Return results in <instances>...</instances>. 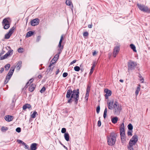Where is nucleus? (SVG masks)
Masks as SVG:
<instances>
[{
    "mask_svg": "<svg viewBox=\"0 0 150 150\" xmlns=\"http://www.w3.org/2000/svg\"><path fill=\"white\" fill-rule=\"evenodd\" d=\"M139 78H143V77H142V76L141 75V74H140L139 73Z\"/></svg>",
    "mask_w": 150,
    "mask_h": 150,
    "instance_id": "63",
    "label": "nucleus"
},
{
    "mask_svg": "<svg viewBox=\"0 0 150 150\" xmlns=\"http://www.w3.org/2000/svg\"><path fill=\"white\" fill-rule=\"evenodd\" d=\"M137 65L136 62L130 60L128 63V70L134 69L136 67Z\"/></svg>",
    "mask_w": 150,
    "mask_h": 150,
    "instance_id": "7",
    "label": "nucleus"
},
{
    "mask_svg": "<svg viewBox=\"0 0 150 150\" xmlns=\"http://www.w3.org/2000/svg\"><path fill=\"white\" fill-rule=\"evenodd\" d=\"M64 137L65 139L67 141H69V134L68 132L65 133L64 134Z\"/></svg>",
    "mask_w": 150,
    "mask_h": 150,
    "instance_id": "24",
    "label": "nucleus"
},
{
    "mask_svg": "<svg viewBox=\"0 0 150 150\" xmlns=\"http://www.w3.org/2000/svg\"><path fill=\"white\" fill-rule=\"evenodd\" d=\"M120 50V46H116L113 49V56L114 57H116L117 54H118Z\"/></svg>",
    "mask_w": 150,
    "mask_h": 150,
    "instance_id": "10",
    "label": "nucleus"
},
{
    "mask_svg": "<svg viewBox=\"0 0 150 150\" xmlns=\"http://www.w3.org/2000/svg\"><path fill=\"white\" fill-rule=\"evenodd\" d=\"M117 120L118 118L117 117H114L112 119V122L113 123L115 124L117 122Z\"/></svg>",
    "mask_w": 150,
    "mask_h": 150,
    "instance_id": "27",
    "label": "nucleus"
},
{
    "mask_svg": "<svg viewBox=\"0 0 150 150\" xmlns=\"http://www.w3.org/2000/svg\"><path fill=\"white\" fill-rule=\"evenodd\" d=\"M79 89H74L72 91L71 89L67 90L66 98H69L67 103H71L74 101V104L77 105L79 99Z\"/></svg>",
    "mask_w": 150,
    "mask_h": 150,
    "instance_id": "1",
    "label": "nucleus"
},
{
    "mask_svg": "<svg viewBox=\"0 0 150 150\" xmlns=\"http://www.w3.org/2000/svg\"><path fill=\"white\" fill-rule=\"evenodd\" d=\"M35 88V85L33 84H32L30 86H29L28 89L29 91L30 92H32L34 91Z\"/></svg>",
    "mask_w": 150,
    "mask_h": 150,
    "instance_id": "19",
    "label": "nucleus"
},
{
    "mask_svg": "<svg viewBox=\"0 0 150 150\" xmlns=\"http://www.w3.org/2000/svg\"><path fill=\"white\" fill-rule=\"evenodd\" d=\"M107 112V109L106 108L104 112V117L105 118L106 115V114Z\"/></svg>",
    "mask_w": 150,
    "mask_h": 150,
    "instance_id": "45",
    "label": "nucleus"
},
{
    "mask_svg": "<svg viewBox=\"0 0 150 150\" xmlns=\"http://www.w3.org/2000/svg\"><path fill=\"white\" fill-rule=\"evenodd\" d=\"M8 18L4 19L2 22V24L5 29H8L10 26V23L8 20Z\"/></svg>",
    "mask_w": 150,
    "mask_h": 150,
    "instance_id": "6",
    "label": "nucleus"
},
{
    "mask_svg": "<svg viewBox=\"0 0 150 150\" xmlns=\"http://www.w3.org/2000/svg\"><path fill=\"white\" fill-rule=\"evenodd\" d=\"M8 129V128L5 127H2L1 128V130L3 132H6Z\"/></svg>",
    "mask_w": 150,
    "mask_h": 150,
    "instance_id": "29",
    "label": "nucleus"
},
{
    "mask_svg": "<svg viewBox=\"0 0 150 150\" xmlns=\"http://www.w3.org/2000/svg\"><path fill=\"white\" fill-rule=\"evenodd\" d=\"M88 35L89 33L87 31L84 32L83 34V35L84 37L88 36Z\"/></svg>",
    "mask_w": 150,
    "mask_h": 150,
    "instance_id": "37",
    "label": "nucleus"
},
{
    "mask_svg": "<svg viewBox=\"0 0 150 150\" xmlns=\"http://www.w3.org/2000/svg\"><path fill=\"white\" fill-rule=\"evenodd\" d=\"M92 23L91 24H89L88 25V27L89 28H92Z\"/></svg>",
    "mask_w": 150,
    "mask_h": 150,
    "instance_id": "58",
    "label": "nucleus"
},
{
    "mask_svg": "<svg viewBox=\"0 0 150 150\" xmlns=\"http://www.w3.org/2000/svg\"><path fill=\"white\" fill-rule=\"evenodd\" d=\"M4 71V68H1V70H0V73H2Z\"/></svg>",
    "mask_w": 150,
    "mask_h": 150,
    "instance_id": "57",
    "label": "nucleus"
},
{
    "mask_svg": "<svg viewBox=\"0 0 150 150\" xmlns=\"http://www.w3.org/2000/svg\"><path fill=\"white\" fill-rule=\"evenodd\" d=\"M76 62V60H74L72 62H71L70 63V65H72L73 64L75 63Z\"/></svg>",
    "mask_w": 150,
    "mask_h": 150,
    "instance_id": "56",
    "label": "nucleus"
},
{
    "mask_svg": "<svg viewBox=\"0 0 150 150\" xmlns=\"http://www.w3.org/2000/svg\"><path fill=\"white\" fill-rule=\"evenodd\" d=\"M50 62V64H51V67H52V65L53 64H54V63L55 62Z\"/></svg>",
    "mask_w": 150,
    "mask_h": 150,
    "instance_id": "62",
    "label": "nucleus"
},
{
    "mask_svg": "<svg viewBox=\"0 0 150 150\" xmlns=\"http://www.w3.org/2000/svg\"><path fill=\"white\" fill-rule=\"evenodd\" d=\"M17 142L19 143V144H22L23 141H22L20 139H18L17 140Z\"/></svg>",
    "mask_w": 150,
    "mask_h": 150,
    "instance_id": "54",
    "label": "nucleus"
},
{
    "mask_svg": "<svg viewBox=\"0 0 150 150\" xmlns=\"http://www.w3.org/2000/svg\"><path fill=\"white\" fill-rule=\"evenodd\" d=\"M22 144V145H25L26 144L24 142H23L21 144Z\"/></svg>",
    "mask_w": 150,
    "mask_h": 150,
    "instance_id": "64",
    "label": "nucleus"
},
{
    "mask_svg": "<svg viewBox=\"0 0 150 150\" xmlns=\"http://www.w3.org/2000/svg\"><path fill=\"white\" fill-rule=\"evenodd\" d=\"M101 122L100 120L98 121V127H100L101 125Z\"/></svg>",
    "mask_w": 150,
    "mask_h": 150,
    "instance_id": "52",
    "label": "nucleus"
},
{
    "mask_svg": "<svg viewBox=\"0 0 150 150\" xmlns=\"http://www.w3.org/2000/svg\"><path fill=\"white\" fill-rule=\"evenodd\" d=\"M66 4L67 5L70 6L72 10H73V6L71 1L69 0H67L66 1Z\"/></svg>",
    "mask_w": 150,
    "mask_h": 150,
    "instance_id": "17",
    "label": "nucleus"
},
{
    "mask_svg": "<svg viewBox=\"0 0 150 150\" xmlns=\"http://www.w3.org/2000/svg\"><path fill=\"white\" fill-rule=\"evenodd\" d=\"M54 67V66L51 67V64H50L47 71L48 72V73H50V74H51L53 70Z\"/></svg>",
    "mask_w": 150,
    "mask_h": 150,
    "instance_id": "18",
    "label": "nucleus"
},
{
    "mask_svg": "<svg viewBox=\"0 0 150 150\" xmlns=\"http://www.w3.org/2000/svg\"><path fill=\"white\" fill-rule=\"evenodd\" d=\"M46 90V88L45 87H43L40 90V92L41 93H43Z\"/></svg>",
    "mask_w": 150,
    "mask_h": 150,
    "instance_id": "36",
    "label": "nucleus"
},
{
    "mask_svg": "<svg viewBox=\"0 0 150 150\" xmlns=\"http://www.w3.org/2000/svg\"><path fill=\"white\" fill-rule=\"evenodd\" d=\"M140 84L138 85L135 92V95L136 96L138 95L139 93L140 90Z\"/></svg>",
    "mask_w": 150,
    "mask_h": 150,
    "instance_id": "22",
    "label": "nucleus"
},
{
    "mask_svg": "<svg viewBox=\"0 0 150 150\" xmlns=\"http://www.w3.org/2000/svg\"><path fill=\"white\" fill-rule=\"evenodd\" d=\"M90 88H91V86L90 85H88L87 86V88L86 90V92H87L88 93L90 91Z\"/></svg>",
    "mask_w": 150,
    "mask_h": 150,
    "instance_id": "35",
    "label": "nucleus"
},
{
    "mask_svg": "<svg viewBox=\"0 0 150 150\" xmlns=\"http://www.w3.org/2000/svg\"><path fill=\"white\" fill-rule=\"evenodd\" d=\"M13 50H9L4 55L0 57V60H2L6 59L8 56L11 55L13 54Z\"/></svg>",
    "mask_w": 150,
    "mask_h": 150,
    "instance_id": "8",
    "label": "nucleus"
},
{
    "mask_svg": "<svg viewBox=\"0 0 150 150\" xmlns=\"http://www.w3.org/2000/svg\"><path fill=\"white\" fill-rule=\"evenodd\" d=\"M138 140V137L136 135H134L130 140L129 146H127V148L129 150H134L133 146L137 142Z\"/></svg>",
    "mask_w": 150,
    "mask_h": 150,
    "instance_id": "4",
    "label": "nucleus"
},
{
    "mask_svg": "<svg viewBox=\"0 0 150 150\" xmlns=\"http://www.w3.org/2000/svg\"><path fill=\"white\" fill-rule=\"evenodd\" d=\"M16 132L19 133L21 132V129L20 127H18L16 128Z\"/></svg>",
    "mask_w": 150,
    "mask_h": 150,
    "instance_id": "43",
    "label": "nucleus"
},
{
    "mask_svg": "<svg viewBox=\"0 0 150 150\" xmlns=\"http://www.w3.org/2000/svg\"><path fill=\"white\" fill-rule=\"evenodd\" d=\"M36 115H38L37 112L35 111H34L33 113L31 115V117L35 118L36 117Z\"/></svg>",
    "mask_w": 150,
    "mask_h": 150,
    "instance_id": "30",
    "label": "nucleus"
},
{
    "mask_svg": "<svg viewBox=\"0 0 150 150\" xmlns=\"http://www.w3.org/2000/svg\"><path fill=\"white\" fill-rule=\"evenodd\" d=\"M128 128L130 130H132L133 129V126L131 124H129L128 125Z\"/></svg>",
    "mask_w": 150,
    "mask_h": 150,
    "instance_id": "34",
    "label": "nucleus"
},
{
    "mask_svg": "<svg viewBox=\"0 0 150 150\" xmlns=\"http://www.w3.org/2000/svg\"><path fill=\"white\" fill-rule=\"evenodd\" d=\"M66 129L65 128H63L61 130V132L62 133H66Z\"/></svg>",
    "mask_w": 150,
    "mask_h": 150,
    "instance_id": "41",
    "label": "nucleus"
},
{
    "mask_svg": "<svg viewBox=\"0 0 150 150\" xmlns=\"http://www.w3.org/2000/svg\"><path fill=\"white\" fill-rule=\"evenodd\" d=\"M68 75V73L67 72L64 73L63 74V76L64 77H66Z\"/></svg>",
    "mask_w": 150,
    "mask_h": 150,
    "instance_id": "48",
    "label": "nucleus"
},
{
    "mask_svg": "<svg viewBox=\"0 0 150 150\" xmlns=\"http://www.w3.org/2000/svg\"><path fill=\"white\" fill-rule=\"evenodd\" d=\"M24 146H25V149H27L28 150H30V148H29L28 146V145H27V144H26L25 145H24Z\"/></svg>",
    "mask_w": 150,
    "mask_h": 150,
    "instance_id": "50",
    "label": "nucleus"
},
{
    "mask_svg": "<svg viewBox=\"0 0 150 150\" xmlns=\"http://www.w3.org/2000/svg\"><path fill=\"white\" fill-rule=\"evenodd\" d=\"M95 65L94 64H93L91 67V71L89 73V74L91 75V74L93 72L94 68L95 67Z\"/></svg>",
    "mask_w": 150,
    "mask_h": 150,
    "instance_id": "31",
    "label": "nucleus"
},
{
    "mask_svg": "<svg viewBox=\"0 0 150 150\" xmlns=\"http://www.w3.org/2000/svg\"><path fill=\"white\" fill-rule=\"evenodd\" d=\"M14 70V68L13 67H11V68L10 70L6 76L7 78H8V79H11L13 74Z\"/></svg>",
    "mask_w": 150,
    "mask_h": 150,
    "instance_id": "13",
    "label": "nucleus"
},
{
    "mask_svg": "<svg viewBox=\"0 0 150 150\" xmlns=\"http://www.w3.org/2000/svg\"><path fill=\"white\" fill-rule=\"evenodd\" d=\"M121 127L120 128V134H125V129H124V125L123 123H122L121 125Z\"/></svg>",
    "mask_w": 150,
    "mask_h": 150,
    "instance_id": "16",
    "label": "nucleus"
},
{
    "mask_svg": "<svg viewBox=\"0 0 150 150\" xmlns=\"http://www.w3.org/2000/svg\"><path fill=\"white\" fill-rule=\"evenodd\" d=\"M104 92L106 93L104 95L105 98L108 99V97L111 96L112 94V91L111 90L108 89L107 88H105L104 90Z\"/></svg>",
    "mask_w": 150,
    "mask_h": 150,
    "instance_id": "11",
    "label": "nucleus"
},
{
    "mask_svg": "<svg viewBox=\"0 0 150 150\" xmlns=\"http://www.w3.org/2000/svg\"><path fill=\"white\" fill-rule=\"evenodd\" d=\"M27 107L28 109H30V108H31V106L30 104L27 103Z\"/></svg>",
    "mask_w": 150,
    "mask_h": 150,
    "instance_id": "55",
    "label": "nucleus"
},
{
    "mask_svg": "<svg viewBox=\"0 0 150 150\" xmlns=\"http://www.w3.org/2000/svg\"><path fill=\"white\" fill-rule=\"evenodd\" d=\"M60 53L61 52H59L58 54L55 55L53 59H54V61H55V62L57 61L59 57V54H60Z\"/></svg>",
    "mask_w": 150,
    "mask_h": 150,
    "instance_id": "26",
    "label": "nucleus"
},
{
    "mask_svg": "<svg viewBox=\"0 0 150 150\" xmlns=\"http://www.w3.org/2000/svg\"><path fill=\"white\" fill-rule=\"evenodd\" d=\"M130 48L133 50L134 52H137V50L136 49V47L133 44H131L130 45Z\"/></svg>",
    "mask_w": 150,
    "mask_h": 150,
    "instance_id": "28",
    "label": "nucleus"
},
{
    "mask_svg": "<svg viewBox=\"0 0 150 150\" xmlns=\"http://www.w3.org/2000/svg\"><path fill=\"white\" fill-rule=\"evenodd\" d=\"M23 110H25L27 108V104L24 105L23 107Z\"/></svg>",
    "mask_w": 150,
    "mask_h": 150,
    "instance_id": "49",
    "label": "nucleus"
},
{
    "mask_svg": "<svg viewBox=\"0 0 150 150\" xmlns=\"http://www.w3.org/2000/svg\"><path fill=\"white\" fill-rule=\"evenodd\" d=\"M132 130L128 131L127 132V135L128 136H132Z\"/></svg>",
    "mask_w": 150,
    "mask_h": 150,
    "instance_id": "46",
    "label": "nucleus"
},
{
    "mask_svg": "<svg viewBox=\"0 0 150 150\" xmlns=\"http://www.w3.org/2000/svg\"><path fill=\"white\" fill-rule=\"evenodd\" d=\"M74 69L75 71H78L80 70V68L79 66H76L74 67Z\"/></svg>",
    "mask_w": 150,
    "mask_h": 150,
    "instance_id": "33",
    "label": "nucleus"
},
{
    "mask_svg": "<svg viewBox=\"0 0 150 150\" xmlns=\"http://www.w3.org/2000/svg\"><path fill=\"white\" fill-rule=\"evenodd\" d=\"M23 48L22 47H20L18 49V51L19 53H22L23 52Z\"/></svg>",
    "mask_w": 150,
    "mask_h": 150,
    "instance_id": "38",
    "label": "nucleus"
},
{
    "mask_svg": "<svg viewBox=\"0 0 150 150\" xmlns=\"http://www.w3.org/2000/svg\"><path fill=\"white\" fill-rule=\"evenodd\" d=\"M96 54V51H94L93 52V56H95Z\"/></svg>",
    "mask_w": 150,
    "mask_h": 150,
    "instance_id": "61",
    "label": "nucleus"
},
{
    "mask_svg": "<svg viewBox=\"0 0 150 150\" xmlns=\"http://www.w3.org/2000/svg\"><path fill=\"white\" fill-rule=\"evenodd\" d=\"M109 109L111 110L113 109V112L115 115H119L122 110L121 105L117 102H114L113 100L108 101L107 103Z\"/></svg>",
    "mask_w": 150,
    "mask_h": 150,
    "instance_id": "2",
    "label": "nucleus"
},
{
    "mask_svg": "<svg viewBox=\"0 0 150 150\" xmlns=\"http://www.w3.org/2000/svg\"><path fill=\"white\" fill-rule=\"evenodd\" d=\"M137 5L138 8L141 11L148 13H150V8L148 7L139 4H137Z\"/></svg>",
    "mask_w": 150,
    "mask_h": 150,
    "instance_id": "5",
    "label": "nucleus"
},
{
    "mask_svg": "<svg viewBox=\"0 0 150 150\" xmlns=\"http://www.w3.org/2000/svg\"><path fill=\"white\" fill-rule=\"evenodd\" d=\"M121 139L122 143L125 142V134H120Z\"/></svg>",
    "mask_w": 150,
    "mask_h": 150,
    "instance_id": "21",
    "label": "nucleus"
},
{
    "mask_svg": "<svg viewBox=\"0 0 150 150\" xmlns=\"http://www.w3.org/2000/svg\"><path fill=\"white\" fill-rule=\"evenodd\" d=\"M89 92L88 93L87 92H86V96L85 97V98L86 100H88V97L89 96Z\"/></svg>",
    "mask_w": 150,
    "mask_h": 150,
    "instance_id": "40",
    "label": "nucleus"
},
{
    "mask_svg": "<svg viewBox=\"0 0 150 150\" xmlns=\"http://www.w3.org/2000/svg\"><path fill=\"white\" fill-rule=\"evenodd\" d=\"M59 69H58L56 71V75H57L59 73Z\"/></svg>",
    "mask_w": 150,
    "mask_h": 150,
    "instance_id": "59",
    "label": "nucleus"
},
{
    "mask_svg": "<svg viewBox=\"0 0 150 150\" xmlns=\"http://www.w3.org/2000/svg\"><path fill=\"white\" fill-rule=\"evenodd\" d=\"M10 65L9 64H6L5 65V66H4L5 69L6 70H8L10 67Z\"/></svg>",
    "mask_w": 150,
    "mask_h": 150,
    "instance_id": "32",
    "label": "nucleus"
},
{
    "mask_svg": "<svg viewBox=\"0 0 150 150\" xmlns=\"http://www.w3.org/2000/svg\"><path fill=\"white\" fill-rule=\"evenodd\" d=\"M22 62L21 61H19L18 62L17 64L16 67L17 68H18V70H19L21 69V67Z\"/></svg>",
    "mask_w": 150,
    "mask_h": 150,
    "instance_id": "23",
    "label": "nucleus"
},
{
    "mask_svg": "<svg viewBox=\"0 0 150 150\" xmlns=\"http://www.w3.org/2000/svg\"><path fill=\"white\" fill-rule=\"evenodd\" d=\"M140 81H141L142 83H143L144 81V79L143 78H141V79H140Z\"/></svg>",
    "mask_w": 150,
    "mask_h": 150,
    "instance_id": "60",
    "label": "nucleus"
},
{
    "mask_svg": "<svg viewBox=\"0 0 150 150\" xmlns=\"http://www.w3.org/2000/svg\"><path fill=\"white\" fill-rule=\"evenodd\" d=\"M38 144L36 143H33L31 144L30 150H36L37 149V146Z\"/></svg>",
    "mask_w": 150,
    "mask_h": 150,
    "instance_id": "15",
    "label": "nucleus"
},
{
    "mask_svg": "<svg viewBox=\"0 0 150 150\" xmlns=\"http://www.w3.org/2000/svg\"><path fill=\"white\" fill-rule=\"evenodd\" d=\"M100 107L99 106H98L96 109V111L97 113L98 114L99 112L100 111Z\"/></svg>",
    "mask_w": 150,
    "mask_h": 150,
    "instance_id": "42",
    "label": "nucleus"
},
{
    "mask_svg": "<svg viewBox=\"0 0 150 150\" xmlns=\"http://www.w3.org/2000/svg\"><path fill=\"white\" fill-rule=\"evenodd\" d=\"M63 38V35H62L61 36V38L59 42V44L58 45V47L59 48H61L62 47V41Z\"/></svg>",
    "mask_w": 150,
    "mask_h": 150,
    "instance_id": "25",
    "label": "nucleus"
},
{
    "mask_svg": "<svg viewBox=\"0 0 150 150\" xmlns=\"http://www.w3.org/2000/svg\"><path fill=\"white\" fill-rule=\"evenodd\" d=\"M34 33V32L31 31L28 32L26 33L25 37L28 38L32 36L33 35Z\"/></svg>",
    "mask_w": 150,
    "mask_h": 150,
    "instance_id": "20",
    "label": "nucleus"
},
{
    "mask_svg": "<svg viewBox=\"0 0 150 150\" xmlns=\"http://www.w3.org/2000/svg\"><path fill=\"white\" fill-rule=\"evenodd\" d=\"M14 29L15 28L13 27L10 29L8 33L5 35V39H8L10 38L12 34L13 33Z\"/></svg>",
    "mask_w": 150,
    "mask_h": 150,
    "instance_id": "9",
    "label": "nucleus"
},
{
    "mask_svg": "<svg viewBox=\"0 0 150 150\" xmlns=\"http://www.w3.org/2000/svg\"><path fill=\"white\" fill-rule=\"evenodd\" d=\"M9 80L10 79H8V78H7V77H6L5 79V80L4 81V84H7Z\"/></svg>",
    "mask_w": 150,
    "mask_h": 150,
    "instance_id": "47",
    "label": "nucleus"
},
{
    "mask_svg": "<svg viewBox=\"0 0 150 150\" xmlns=\"http://www.w3.org/2000/svg\"><path fill=\"white\" fill-rule=\"evenodd\" d=\"M34 79H30L29 81L26 83V85H28L29 83L30 84L33 81Z\"/></svg>",
    "mask_w": 150,
    "mask_h": 150,
    "instance_id": "44",
    "label": "nucleus"
},
{
    "mask_svg": "<svg viewBox=\"0 0 150 150\" xmlns=\"http://www.w3.org/2000/svg\"><path fill=\"white\" fill-rule=\"evenodd\" d=\"M12 103H11V105L12 107L13 108L15 106V101L14 100V99H13L12 100Z\"/></svg>",
    "mask_w": 150,
    "mask_h": 150,
    "instance_id": "39",
    "label": "nucleus"
},
{
    "mask_svg": "<svg viewBox=\"0 0 150 150\" xmlns=\"http://www.w3.org/2000/svg\"><path fill=\"white\" fill-rule=\"evenodd\" d=\"M117 135L116 133L113 132L107 137L108 144L110 146H112L116 142Z\"/></svg>",
    "mask_w": 150,
    "mask_h": 150,
    "instance_id": "3",
    "label": "nucleus"
},
{
    "mask_svg": "<svg viewBox=\"0 0 150 150\" xmlns=\"http://www.w3.org/2000/svg\"><path fill=\"white\" fill-rule=\"evenodd\" d=\"M4 119L6 121L10 122L13 120V117L11 115H7L4 117Z\"/></svg>",
    "mask_w": 150,
    "mask_h": 150,
    "instance_id": "14",
    "label": "nucleus"
},
{
    "mask_svg": "<svg viewBox=\"0 0 150 150\" xmlns=\"http://www.w3.org/2000/svg\"><path fill=\"white\" fill-rule=\"evenodd\" d=\"M40 20L38 18H35L31 21L30 24L32 26H35L38 24Z\"/></svg>",
    "mask_w": 150,
    "mask_h": 150,
    "instance_id": "12",
    "label": "nucleus"
},
{
    "mask_svg": "<svg viewBox=\"0 0 150 150\" xmlns=\"http://www.w3.org/2000/svg\"><path fill=\"white\" fill-rule=\"evenodd\" d=\"M60 144L63 146L66 149L68 150L67 148L65 146H64V144H63L61 142H60Z\"/></svg>",
    "mask_w": 150,
    "mask_h": 150,
    "instance_id": "53",
    "label": "nucleus"
},
{
    "mask_svg": "<svg viewBox=\"0 0 150 150\" xmlns=\"http://www.w3.org/2000/svg\"><path fill=\"white\" fill-rule=\"evenodd\" d=\"M41 38V36H38L37 37V38L36 39V41L37 42H38L40 40Z\"/></svg>",
    "mask_w": 150,
    "mask_h": 150,
    "instance_id": "51",
    "label": "nucleus"
}]
</instances>
